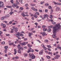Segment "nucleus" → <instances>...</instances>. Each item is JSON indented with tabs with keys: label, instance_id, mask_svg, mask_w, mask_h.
I'll return each instance as SVG.
<instances>
[{
	"label": "nucleus",
	"instance_id": "f257e3e1",
	"mask_svg": "<svg viewBox=\"0 0 61 61\" xmlns=\"http://www.w3.org/2000/svg\"><path fill=\"white\" fill-rule=\"evenodd\" d=\"M61 26V23H60V24H57L55 25V26L53 27V33L52 37L54 38H56V31L58 29H60V26Z\"/></svg>",
	"mask_w": 61,
	"mask_h": 61
},
{
	"label": "nucleus",
	"instance_id": "f03ea898",
	"mask_svg": "<svg viewBox=\"0 0 61 61\" xmlns=\"http://www.w3.org/2000/svg\"><path fill=\"white\" fill-rule=\"evenodd\" d=\"M15 26L12 27V28L13 29V30H14L15 32H17V31H18L17 30H18V28H15Z\"/></svg>",
	"mask_w": 61,
	"mask_h": 61
},
{
	"label": "nucleus",
	"instance_id": "7ed1b4c3",
	"mask_svg": "<svg viewBox=\"0 0 61 61\" xmlns=\"http://www.w3.org/2000/svg\"><path fill=\"white\" fill-rule=\"evenodd\" d=\"M4 5V3L2 1H0V8L3 6Z\"/></svg>",
	"mask_w": 61,
	"mask_h": 61
},
{
	"label": "nucleus",
	"instance_id": "20e7f679",
	"mask_svg": "<svg viewBox=\"0 0 61 61\" xmlns=\"http://www.w3.org/2000/svg\"><path fill=\"white\" fill-rule=\"evenodd\" d=\"M31 59H35V58H36V57L35 56H34V54H32L31 56Z\"/></svg>",
	"mask_w": 61,
	"mask_h": 61
},
{
	"label": "nucleus",
	"instance_id": "39448f33",
	"mask_svg": "<svg viewBox=\"0 0 61 61\" xmlns=\"http://www.w3.org/2000/svg\"><path fill=\"white\" fill-rule=\"evenodd\" d=\"M41 46L42 47H43V49H45V50H46V48L45 47V46H44V44H42L41 45Z\"/></svg>",
	"mask_w": 61,
	"mask_h": 61
},
{
	"label": "nucleus",
	"instance_id": "423d86ee",
	"mask_svg": "<svg viewBox=\"0 0 61 61\" xmlns=\"http://www.w3.org/2000/svg\"><path fill=\"white\" fill-rule=\"evenodd\" d=\"M32 50V48L30 47L29 48V50H28L27 51V53H30V52H31V50Z\"/></svg>",
	"mask_w": 61,
	"mask_h": 61
},
{
	"label": "nucleus",
	"instance_id": "0eeeda50",
	"mask_svg": "<svg viewBox=\"0 0 61 61\" xmlns=\"http://www.w3.org/2000/svg\"><path fill=\"white\" fill-rule=\"evenodd\" d=\"M43 17L44 18H46V17H48V15L47 14H46L44 15H43Z\"/></svg>",
	"mask_w": 61,
	"mask_h": 61
},
{
	"label": "nucleus",
	"instance_id": "6e6552de",
	"mask_svg": "<svg viewBox=\"0 0 61 61\" xmlns=\"http://www.w3.org/2000/svg\"><path fill=\"white\" fill-rule=\"evenodd\" d=\"M12 6L13 7H15L17 6V5L15 4H13Z\"/></svg>",
	"mask_w": 61,
	"mask_h": 61
},
{
	"label": "nucleus",
	"instance_id": "1a4fd4ad",
	"mask_svg": "<svg viewBox=\"0 0 61 61\" xmlns=\"http://www.w3.org/2000/svg\"><path fill=\"white\" fill-rule=\"evenodd\" d=\"M60 8L59 7H57L56 8V11H59V10H60Z\"/></svg>",
	"mask_w": 61,
	"mask_h": 61
},
{
	"label": "nucleus",
	"instance_id": "9d476101",
	"mask_svg": "<svg viewBox=\"0 0 61 61\" xmlns=\"http://www.w3.org/2000/svg\"><path fill=\"white\" fill-rule=\"evenodd\" d=\"M20 45L21 46H25L26 45L25 42H24L23 43H20Z\"/></svg>",
	"mask_w": 61,
	"mask_h": 61
},
{
	"label": "nucleus",
	"instance_id": "9b49d317",
	"mask_svg": "<svg viewBox=\"0 0 61 61\" xmlns=\"http://www.w3.org/2000/svg\"><path fill=\"white\" fill-rule=\"evenodd\" d=\"M14 55H16V53H17V51H16V50L15 49H14Z\"/></svg>",
	"mask_w": 61,
	"mask_h": 61
},
{
	"label": "nucleus",
	"instance_id": "f8f14e48",
	"mask_svg": "<svg viewBox=\"0 0 61 61\" xmlns=\"http://www.w3.org/2000/svg\"><path fill=\"white\" fill-rule=\"evenodd\" d=\"M43 51L42 50L40 51L39 52V55H42V54H43Z\"/></svg>",
	"mask_w": 61,
	"mask_h": 61
},
{
	"label": "nucleus",
	"instance_id": "ddd939ff",
	"mask_svg": "<svg viewBox=\"0 0 61 61\" xmlns=\"http://www.w3.org/2000/svg\"><path fill=\"white\" fill-rule=\"evenodd\" d=\"M6 17L5 16H3L1 18V20H4V19H5Z\"/></svg>",
	"mask_w": 61,
	"mask_h": 61
},
{
	"label": "nucleus",
	"instance_id": "4468645a",
	"mask_svg": "<svg viewBox=\"0 0 61 61\" xmlns=\"http://www.w3.org/2000/svg\"><path fill=\"white\" fill-rule=\"evenodd\" d=\"M8 47L7 46H5L4 47V48L5 49V50H7V48Z\"/></svg>",
	"mask_w": 61,
	"mask_h": 61
},
{
	"label": "nucleus",
	"instance_id": "2eb2a0df",
	"mask_svg": "<svg viewBox=\"0 0 61 61\" xmlns=\"http://www.w3.org/2000/svg\"><path fill=\"white\" fill-rule=\"evenodd\" d=\"M21 15H22L23 17H25V14L24 13H22L21 14Z\"/></svg>",
	"mask_w": 61,
	"mask_h": 61
},
{
	"label": "nucleus",
	"instance_id": "dca6fc26",
	"mask_svg": "<svg viewBox=\"0 0 61 61\" xmlns=\"http://www.w3.org/2000/svg\"><path fill=\"white\" fill-rule=\"evenodd\" d=\"M46 35L47 34H46V33H45V32H42V35L43 36H46Z\"/></svg>",
	"mask_w": 61,
	"mask_h": 61
},
{
	"label": "nucleus",
	"instance_id": "f3484780",
	"mask_svg": "<svg viewBox=\"0 0 61 61\" xmlns=\"http://www.w3.org/2000/svg\"><path fill=\"white\" fill-rule=\"evenodd\" d=\"M33 34L32 33H31L30 32H29V36H31V35H32Z\"/></svg>",
	"mask_w": 61,
	"mask_h": 61
},
{
	"label": "nucleus",
	"instance_id": "a211bd4d",
	"mask_svg": "<svg viewBox=\"0 0 61 61\" xmlns=\"http://www.w3.org/2000/svg\"><path fill=\"white\" fill-rule=\"evenodd\" d=\"M18 52L19 54H21V51L20 50H18Z\"/></svg>",
	"mask_w": 61,
	"mask_h": 61
},
{
	"label": "nucleus",
	"instance_id": "6ab92c4d",
	"mask_svg": "<svg viewBox=\"0 0 61 61\" xmlns=\"http://www.w3.org/2000/svg\"><path fill=\"white\" fill-rule=\"evenodd\" d=\"M24 57H25L26 56H27V55H28V54L24 53Z\"/></svg>",
	"mask_w": 61,
	"mask_h": 61
},
{
	"label": "nucleus",
	"instance_id": "aec40b11",
	"mask_svg": "<svg viewBox=\"0 0 61 61\" xmlns=\"http://www.w3.org/2000/svg\"><path fill=\"white\" fill-rule=\"evenodd\" d=\"M14 43L12 42L10 43H9V45H10V46H11V45H14Z\"/></svg>",
	"mask_w": 61,
	"mask_h": 61
},
{
	"label": "nucleus",
	"instance_id": "412c9836",
	"mask_svg": "<svg viewBox=\"0 0 61 61\" xmlns=\"http://www.w3.org/2000/svg\"><path fill=\"white\" fill-rule=\"evenodd\" d=\"M42 27L43 29H45V28H46V26L43 25L42 26Z\"/></svg>",
	"mask_w": 61,
	"mask_h": 61
},
{
	"label": "nucleus",
	"instance_id": "4be33fe9",
	"mask_svg": "<svg viewBox=\"0 0 61 61\" xmlns=\"http://www.w3.org/2000/svg\"><path fill=\"white\" fill-rule=\"evenodd\" d=\"M51 30L49 28L48 29L47 31H48V32H50Z\"/></svg>",
	"mask_w": 61,
	"mask_h": 61
},
{
	"label": "nucleus",
	"instance_id": "5701e85b",
	"mask_svg": "<svg viewBox=\"0 0 61 61\" xmlns=\"http://www.w3.org/2000/svg\"><path fill=\"white\" fill-rule=\"evenodd\" d=\"M47 46L49 48H51V46L50 45H47Z\"/></svg>",
	"mask_w": 61,
	"mask_h": 61
},
{
	"label": "nucleus",
	"instance_id": "b1692460",
	"mask_svg": "<svg viewBox=\"0 0 61 61\" xmlns=\"http://www.w3.org/2000/svg\"><path fill=\"white\" fill-rule=\"evenodd\" d=\"M52 23L53 25H56V23H55V22L54 21L52 22Z\"/></svg>",
	"mask_w": 61,
	"mask_h": 61
},
{
	"label": "nucleus",
	"instance_id": "393cba45",
	"mask_svg": "<svg viewBox=\"0 0 61 61\" xmlns=\"http://www.w3.org/2000/svg\"><path fill=\"white\" fill-rule=\"evenodd\" d=\"M34 17H35L36 18H37V15H33Z\"/></svg>",
	"mask_w": 61,
	"mask_h": 61
},
{
	"label": "nucleus",
	"instance_id": "a878e982",
	"mask_svg": "<svg viewBox=\"0 0 61 61\" xmlns=\"http://www.w3.org/2000/svg\"><path fill=\"white\" fill-rule=\"evenodd\" d=\"M13 13H14V12H10V15H12V14H13Z\"/></svg>",
	"mask_w": 61,
	"mask_h": 61
},
{
	"label": "nucleus",
	"instance_id": "bb28decb",
	"mask_svg": "<svg viewBox=\"0 0 61 61\" xmlns=\"http://www.w3.org/2000/svg\"><path fill=\"white\" fill-rule=\"evenodd\" d=\"M56 5H61V4L60 3L57 2V3Z\"/></svg>",
	"mask_w": 61,
	"mask_h": 61
},
{
	"label": "nucleus",
	"instance_id": "cd10ccee",
	"mask_svg": "<svg viewBox=\"0 0 61 61\" xmlns=\"http://www.w3.org/2000/svg\"><path fill=\"white\" fill-rule=\"evenodd\" d=\"M17 35L18 36H18H19V35L20 34V33H19V32H17Z\"/></svg>",
	"mask_w": 61,
	"mask_h": 61
},
{
	"label": "nucleus",
	"instance_id": "c85d7f7f",
	"mask_svg": "<svg viewBox=\"0 0 61 61\" xmlns=\"http://www.w3.org/2000/svg\"><path fill=\"white\" fill-rule=\"evenodd\" d=\"M6 7L7 8H12V6H7Z\"/></svg>",
	"mask_w": 61,
	"mask_h": 61
},
{
	"label": "nucleus",
	"instance_id": "c756f323",
	"mask_svg": "<svg viewBox=\"0 0 61 61\" xmlns=\"http://www.w3.org/2000/svg\"><path fill=\"white\" fill-rule=\"evenodd\" d=\"M5 26H6L4 24L3 26V28H5Z\"/></svg>",
	"mask_w": 61,
	"mask_h": 61
},
{
	"label": "nucleus",
	"instance_id": "7c9ffc66",
	"mask_svg": "<svg viewBox=\"0 0 61 61\" xmlns=\"http://www.w3.org/2000/svg\"><path fill=\"white\" fill-rule=\"evenodd\" d=\"M35 15H39V13L38 12H37L35 13Z\"/></svg>",
	"mask_w": 61,
	"mask_h": 61
},
{
	"label": "nucleus",
	"instance_id": "2f4dec72",
	"mask_svg": "<svg viewBox=\"0 0 61 61\" xmlns=\"http://www.w3.org/2000/svg\"><path fill=\"white\" fill-rule=\"evenodd\" d=\"M10 2L11 3V4H13L14 3V1H13V0H11Z\"/></svg>",
	"mask_w": 61,
	"mask_h": 61
},
{
	"label": "nucleus",
	"instance_id": "473e14b6",
	"mask_svg": "<svg viewBox=\"0 0 61 61\" xmlns=\"http://www.w3.org/2000/svg\"><path fill=\"white\" fill-rule=\"evenodd\" d=\"M30 44H27V46H29V47H31L32 46V45H30Z\"/></svg>",
	"mask_w": 61,
	"mask_h": 61
},
{
	"label": "nucleus",
	"instance_id": "72a5a7b5",
	"mask_svg": "<svg viewBox=\"0 0 61 61\" xmlns=\"http://www.w3.org/2000/svg\"><path fill=\"white\" fill-rule=\"evenodd\" d=\"M16 3L17 4H19V2L17 1V0H16Z\"/></svg>",
	"mask_w": 61,
	"mask_h": 61
},
{
	"label": "nucleus",
	"instance_id": "f704fd0d",
	"mask_svg": "<svg viewBox=\"0 0 61 61\" xmlns=\"http://www.w3.org/2000/svg\"><path fill=\"white\" fill-rule=\"evenodd\" d=\"M48 8L49 9H52V7L51 6H49Z\"/></svg>",
	"mask_w": 61,
	"mask_h": 61
},
{
	"label": "nucleus",
	"instance_id": "c9c22d12",
	"mask_svg": "<svg viewBox=\"0 0 61 61\" xmlns=\"http://www.w3.org/2000/svg\"><path fill=\"white\" fill-rule=\"evenodd\" d=\"M43 31H46L47 30V29L46 28V29H43Z\"/></svg>",
	"mask_w": 61,
	"mask_h": 61
},
{
	"label": "nucleus",
	"instance_id": "e433bc0d",
	"mask_svg": "<svg viewBox=\"0 0 61 61\" xmlns=\"http://www.w3.org/2000/svg\"><path fill=\"white\" fill-rule=\"evenodd\" d=\"M40 3H41V4L42 5V4H44V1H41V2Z\"/></svg>",
	"mask_w": 61,
	"mask_h": 61
},
{
	"label": "nucleus",
	"instance_id": "4c0bfd02",
	"mask_svg": "<svg viewBox=\"0 0 61 61\" xmlns=\"http://www.w3.org/2000/svg\"><path fill=\"white\" fill-rule=\"evenodd\" d=\"M1 44H2V45H4L5 44V42L4 41H3L2 42H1Z\"/></svg>",
	"mask_w": 61,
	"mask_h": 61
},
{
	"label": "nucleus",
	"instance_id": "58836bf2",
	"mask_svg": "<svg viewBox=\"0 0 61 61\" xmlns=\"http://www.w3.org/2000/svg\"><path fill=\"white\" fill-rule=\"evenodd\" d=\"M50 18H53V16H52V15H50Z\"/></svg>",
	"mask_w": 61,
	"mask_h": 61
},
{
	"label": "nucleus",
	"instance_id": "ea45409f",
	"mask_svg": "<svg viewBox=\"0 0 61 61\" xmlns=\"http://www.w3.org/2000/svg\"><path fill=\"white\" fill-rule=\"evenodd\" d=\"M48 40H46L44 41L45 42V43H46V42H48Z\"/></svg>",
	"mask_w": 61,
	"mask_h": 61
},
{
	"label": "nucleus",
	"instance_id": "a19ab883",
	"mask_svg": "<svg viewBox=\"0 0 61 61\" xmlns=\"http://www.w3.org/2000/svg\"><path fill=\"white\" fill-rule=\"evenodd\" d=\"M56 57H57V58H58L59 57H60V56L59 55H57L56 56Z\"/></svg>",
	"mask_w": 61,
	"mask_h": 61
},
{
	"label": "nucleus",
	"instance_id": "79ce46f5",
	"mask_svg": "<svg viewBox=\"0 0 61 61\" xmlns=\"http://www.w3.org/2000/svg\"><path fill=\"white\" fill-rule=\"evenodd\" d=\"M19 49L20 50V49H22V47L20 46L19 47Z\"/></svg>",
	"mask_w": 61,
	"mask_h": 61
},
{
	"label": "nucleus",
	"instance_id": "37998d69",
	"mask_svg": "<svg viewBox=\"0 0 61 61\" xmlns=\"http://www.w3.org/2000/svg\"><path fill=\"white\" fill-rule=\"evenodd\" d=\"M20 9L21 10H23V8L22 7H20Z\"/></svg>",
	"mask_w": 61,
	"mask_h": 61
},
{
	"label": "nucleus",
	"instance_id": "c03bdc74",
	"mask_svg": "<svg viewBox=\"0 0 61 61\" xmlns=\"http://www.w3.org/2000/svg\"><path fill=\"white\" fill-rule=\"evenodd\" d=\"M47 58H48V59H50V57L49 56H47Z\"/></svg>",
	"mask_w": 61,
	"mask_h": 61
},
{
	"label": "nucleus",
	"instance_id": "a18cd8bd",
	"mask_svg": "<svg viewBox=\"0 0 61 61\" xmlns=\"http://www.w3.org/2000/svg\"><path fill=\"white\" fill-rule=\"evenodd\" d=\"M34 11H37V10L36 9H34Z\"/></svg>",
	"mask_w": 61,
	"mask_h": 61
},
{
	"label": "nucleus",
	"instance_id": "49530a36",
	"mask_svg": "<svg viewBox=\"0 0 61 61\" xmlns=\"http://www.w3.org/2000/svg\"><path fill=\"white\" fill-rule=\"evenodd\" d=\"M3 32L0 31V36H1V34H3Z\"/></svg>",
	"mask_w": 61,
	"mask_h": 61
},
{
	"label": "nucleus",
	"instance_id": "de8ad7c7",
	"mask_svg": "<svg viewBox=\"0 0 61 61\" xmlns=\"http://www.w3.org/2000/svg\"><path fill=\"white\" fill-rule=\"evenodd\" d=\"M9 15L8 14L6 15L5 17H9Z\"/></svg>",
	"mask_w": 61,
	"mask_h": 61
},
{
	"label": "nucleus",
	"instance_id": "09e8293b",
	"mask_svg": "<svg viewBox=\"0 0 61 61\" xmlns=\"http://www.w3.org/2000/svg\"><path fill=\"white\" fill-rule=\"evenodd\" d=\"M15 22H16V24H18V22H17V21H14Z\"/></svg>",
	"mask_w": 61,
	"mask_h": 61
},
{
	"label": "nucleus",
	"instance_id": "8fccbe9b",
	"mask_svg": "<svg viewBox=\"0 0 61 61\" xmlns=\"http://www.w3.org/2000/svg\"><path fill=\"white\" fill-rule=\"evenodd\" d=\"M15 58L16 59H18L19 58V57L17 56H16L15 57Z\"/></svg>",
	"mask_w": 61,
	"mask_h": 61
},
{
	"label": "nucleus",
	"instance_id": "3c124183",
	"mask_svg": "<svg viewBox=\"0 0 61 61\" xmlns=\"http://www.w3.org/2000/svg\"><path fill=\"white\" fill-rule=\"evenodd\" d=\"M35 51H36V52H38V51H39V50H36V49H35Z\"/></svg>",
	"mask_w": 61,
	"mask_h": 61
},
{
	"label": "nucleus",
	"instance_id": "603ef678",
	"mask_svg": "<svg viewBox=\"0 0 61 61\" xmlns=\"http://www.w3.org/2000/svg\"><path fill=\"white\" fill-rule=\"evenodd\" d=\"M24 36V35L23 34H20V36Z\"/></svg>",
	"mask_w": 61,
	"mask_h": 61
},
{
	"label": "nucleus",
	"instance_id": "864d4df0",
	"mask_svg": "<svg viewBox=\"0 0 61 61\" xmlns=\"http://www.w3.org/2000/svg\"><path fill=\"white\" fill-rule=\"evenodd\" d=\"M39 12H42V10H39Z\"/></svg>",
	"mask_w": 61,
	"mask_h": 61
},
{
	"label": "nucleus",
	"instance_id": "5fc2aeb1",
	"mask_svg": "<svg viewBox=\"0 0 61 61\" xmlns=\"http://www.w3.org/2000/svg\"><path fill=\"white\" fill-rule=\"evenodd\" d=\"M41 20H37V22H40Z\"/></svg>",
	"mask_w": 61,
	"mask_h": 61
},
{
	"label": "nucleus",
	"instance_id": "6e6d98bb",
	"mask_svg": "<svg viewBox=\"0 0 61 61\" xmlns=\"http://www.w3.org/2000/svg\"><path fill=\"white\" fill-rule=\"evenodd\" d=\"M45 5H46V6H47L48 5H49V4H45Z\"/></svg>",
	"mask_w": 61,
	"mask_h": 61
},
{
	"label": "nucleus",
	"instance_id": "4d7b16f0",
	"mask_svg": "<svg viewBox=\"0 0 61 61\" xmlns=\"http://www.w3.org/2000/svg\"><path fill=\"white\" fill-rule=\"evenodd\" d=\"M18 42L19 44H20L21 45V41H18Z\"/></svg>",
	"mask_w": 61,
	"mask_h": 61
},
{
	"label": "nucleus",
	"instance_id": "13d9d810",
	"mask_svg": "<svg viewBox=\"0 0 61 61\" xmlns=\"http://www.w3.org/2000/svg\"><path fill=\"white\" fill-rule=\"evenodd\" d=\"M29 55L30 56V57H31V56H32V54H31L30 53L29 54Z\"/></svg>",
	"mask_w": 61,
	"mask_h": 61
},
{
	"label": "nucleus",
	"instance_id": "bf43d9fd",
	"mask_svg": "<svg viewBox=\"0 0 61 61\" xmlns=\"http://www.w3.org/2000/svg\"><path fill=\"white\" fill-rule=\"evenodd\" d=\"M14 35L15 36H16L17 37H18V36L17 35V34H14Z\"/></svg>",
	"mask_w": 61,
	"mask_h": 61
},
{
	"label": "nucleus",
	"instance_id": "052dcab7",
	"mask_svg": "<svg viewBox=\"0 0 61 61\" xmlns=\"http://www.w3.org/2000/svg\"><path fill=\"white\" fill-rule=\"evenodd\" d=\"M5 57H7V54H5Z\"/></svg>",
	"mask_w": 61,
	"mask_h": 61
},
{
	"label": "nucleus",
	"instance_id": "680f3d73",
	"mask_svg": "<svg viewBox=\"0 0 61 61\" xmlns=\"http://www.w3.org/2000/svg\"><path fill=\"white\" fill-rule=\"evenodd\" d=\"M25 6L26 7L27 6H28V4H26L25 5Z\"/></svg>",
	"mask_w": 61,
	"mask_h": 61
},
{
	"label": "nucleus",
	"instance_id": "e2e57ef3",
	"mask_svg": "<svg viewBox=\"0 0 61 61\" xmlns=\"http://www.w3.org/2000/svg\"><path fill=\"white\" fill-rule=\"evenodd\" d=\"M12 23V21H10L9 22V24H11Z\"/></svg>",
	"mask_w": 61,
	"mask_h": 61
},
{
	"label": "nucleus",
	"instance_id": "0e129e2a",
	"mask_svg": "<svg viewBox=\"0 0 61 61\" xmlns=\"http://www.w3.org/2000/svg\"><path fill=\"white\" fill-rule=\"evenodd\" d=\"M4 22L6 24L7 23V22L6 21H4Z\"/></svg>",
	"mask_w": 61,
	"mask_h": 61
},
{
	"label": "nucleus",
	"instance_id": "69168bd1",
	"mask_svg": "<svg viewBox=\"0 0 61 61\" xmlns=\"http://www.w3.org/2000/svg\"><path fill=\"white\" fill-rule=\"evenodd\" d=\"M31 9L32 10H34L35 9V8H34V7H32Z\"/></svg>",
	"mask_w": 61,
	"mask_h": 61
},
{
	"label": "nucleus",
	"instance_id": "338daca9",
	"mask_svg": "<svg viewBox=\"0 0 61 61\" xmlns=\"http://www.w3.org/2000/svg\"><path fill=\"white\" fill-rule=\"evenodd\" d=\"M53 26H50L49 27H50L51 28H53Z\"/></svg>",
	"mask_w": 61,
	"mask_h": 61
},
{
	"label": "nucleus",
	"instance_id": "774afa93",
	"mask_svg": "<svg viewBox=\"0 0 61 61\" xmlns=\"http://www.w3.org/2000/svg\"><path fill=\"white\" fill-rule=\"evenodd\" d=\"M33 30H34V28H32L30 29V31H32Z\"/></svg>",
	"mask_w": 61,
	"mask_h": 61
}]
</instances>
